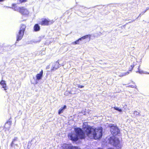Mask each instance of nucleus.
Masks as SVG:
<instances>
[{"instance_id": "1", "label": "nucleus", "mask_w": 149, "mask_h": 149, "mask_svg": "<svg viewBox=\"0 0 149 149\" xmlns=\"http://www.w3.org/2000/svg\"><path fill=\"white\" fill-rule=\"evenodd\" d=\"M85 128V132L87 136L89 139L97 140L102 138V130L101 127L94 128L89 125H87Z\"/></svg>"}, {"instance_id": "2", "label": "nucleus", "mask_w": 149, "mask_h": 149, "mask_svg": "<svg viewBox=\"0 0 149 149\" xmlns=\"http://www.w3.org/2000/svg\"><path fill=\"white\" fill-rule=\"evenodd\" d=\"M75 132H71L68 134V136L70 139L73 141H76L79 139H82L85 138V134L82 129L79 127L76 128L74 129Z\"/></svg>"}, {"instance_id": "3", "label": "nucleus", "mask_w": 149, "mask_h": 149, "mask_svg": "<svg viewBox=\"0 0 149 149\" xmlns=\"http://www.w3.org/2000/svg\"><path fill=\"white\" fill-rule=\"evenodd\" d=\"M26 25L24 24H21L19 29L16 35V41H18L21 40L23 37L24 32L26 28Z\"/></svg>"}, {"instance_id": "4", "label": "nucleus", "mask_w": 149, "mask_h": 149, "mask_svg": "<svg viewBox=\"0 0 149 149\" xmlns=\"http://www.w3.org/2000/svg\"><path fill=\"white\" fill-rule=\"evenodd\" d=\"M110 131L111 134L114 136L117 135L120 133V130L116 126L112 124L110 126Z\"/></svg>"}, {"instance_id": "5", "label": "nucleus", "mask_w": 149, "mask_h": 149, "mask_svg": "<svg viewBox=\"0 0 149 149\" xmlns=\"http://www.w3.org/2000/svg\"><path fill=\"white\" fill-rule=\"evenodd\" d=\"M17 11L19 12L23 15H27L29 13L28 10L23 6L19 7L17 9Z\"/></svg>"}, {"instance_id": "6", "label": "nucleus", "mask_w": 149, "mask_h": 149, "mask_svg": "<svg viewBox=\"0 0 149 149\" xmlns=\"http://www.w3.org/2000/svg\"><path fill=\"white\" fill-rule=\"evenodd\" d=\"M110 142L112 145L115 146H118L120 144V141L118 140V138L114 137V138H110Z\"/></svg>"}, {"instance_id": "7", "label": "nucleus", "mask_w": 149, "mask_h": 149, "mask_svg": "<svg viewBox=\"0 0 149 149\" xmlns=\"http://www.w3.org/2000/svg\"><path fill=\"white\" fill-rule=\"evenodd\" d=\"M53 23V22L50 21L49 19L43 18L42 19L39 24L42 26H48L52 24Z\"/></svg>"}, {"instance_id": "8", "label": "nucleus", "mask_w": 149, "mask_h": 149, "mask_svg": "<svg viewBox=\"0 0 149 149\" xmlns=\"http://www.w3.org/2000/svg\"><path fill=\"white\" fill-rule=\"evenodd\" d=\"M60 64L58 61H56L54 63V66L51 69V71L52 72L56 70L59 67Z\"/></svg>"}, {"instance_id": "9", "label": "nucleus", "mask_w": 149, "mask_h": 149, "mask_svg": "<svg viewBox=\"0 0 149 149\" xmlns=\"http://www.w3.org/2000/svg\"><path fill=\"white\" fill-rule=\"evenodd\" d=\"M43 74V71L42 70L39 73L37 74L36 75V79L38 80L41 79L42 77Z\"/></svg>"}, {"instance_id": "10", "label": "nucleus", "mask_w": 149, "mask_h": 149, "mask_svg": "<svg viewBox=\"0 0 149 149\" xmlns=\"http://www.w3.org/2000/svg\"><path fill=\"white\" fill-rule=\"evenodd\" d=\"M33 29L35 31H38L40 29V27L38 24H36L33 27Z\"/></svg>"}, {"instance_id": "11", "label": "nucleus", "mask_w": 149, "mask_h": 149, "mask_svg": "<svg viewBox=\"0 0 149 149\" xmlns=\"http://www.w3.org/2000/svg\"><path fill=\"white\" fill-rule=\"evenodd\" d=\"M91 37V35H86L79 38V39L80 40H83L86 39L87 38H88L90 39Z\"/></svg>"}, {"instance_id": "12", "label": "nucleus", "mask_w": 149, "mask_h": 149, "mask_svg": "<svg viewBox=\"0 0 149 149\" xmlns=\"http://www.w3.org/2000/svg\"><path fill=\"white\" fill-rule=\"evenodd\" d=\"M71 145L70 144H65L63 147V149H70Z\"/></svg>"}, {"instance_id": "13", "label": "nucleus", "mask_w": 149, "mask_h": 149, "mask_svg": "<svg viewBox=\"0 0 149 149\" xmlns=\"http://www.w3.org/2000/svg\"><path fill=\"white\" fill-rule=\"evenodd\" d=\"M80 40L79 39V38L78 40H77L75 41H74L72 42V44L74 45H78L79 44V41Z\"/></svg>"}, {"instance_id": "14", "label": "nucleus", "mask_w": 149, "mask_h": 149, "mask_svg": "<svg viewBox=\"0 0 149 149\" xmlns=\"http://www.w3.org/2000/svg\"><path fill=\"white\" fill-rule=\"evenodd\" d=\"M133 113L135 116H140L139 113L136 111H134Z\"/></svg>"}, {"instance_id": "15", "label": "nucleus", "mask_w": 149, "mask_h": 149, "mask_svg": "<svg viewBox=\"0 0 149 149\" xmlns=\"http://www.w3.org/2000/svg\"><path fill=\"white\" fill-rule=\"evenodd\" d=\"M12 8L15 9V10H17V9H15L17 7L16 6V3H13L12 4Z\"/></svg>"}, {"instance_id": "16", "label": "nucleus", "mask_w": 149, "mask_h": 149, "mask_svg": "<svg viewBox=\"0 0 149 149\" xmlns=\"http://www.w3.org/2000/svg\"><path fill=\"white\" fill-rule=\"evenodd\" d=\"M140 66L139 65L138 67V70L136 72H138L140 74H141V73H143V71H141L140 70Z\"/></svg>"}, {"instance_id": "17", "label": "nucleus", "mask_w": 149, "mask_h": 149, "mask_svg": "<svg viewBox=\"0 0 149 149\" xmlns=\"http://www.w3.org/2000/svg\"><path fill=\"white\" fill-rule=\"evenodd\" d=\"M63 109L62 108H61L58 110V114H60L61 113H62L63 111Z\"/></svg>"}, {"instance_id": "18", "label": "nucleus", "mask_w": 149, "mask_h": 149, "mask_svg": "<svg viewBox=\"0 0 149 149\" xmlns=\"http://www.w3.org/2000/svg\"><path fill=\"white\" fill-rule=\"evenodd\" d=\"M114 109L117 111H119L121 112L122 111V110L121 109H119L118 108L114 107Z\"/></svg>"}, {"instance_id": "19", "label": "nucleus", "mask_w": 149, "mask_h": 149, "mask_svg": "<svg viewBox=\"0 0 149 149\" xmlns=\"http://www.w3.org/2000/svg\"><path fill=\"white\" fill-rule=\"evenodd\" d=\"M70 149H78L77 147L71 145Z\"/></svg>"}, {"instance_id": "20", "label": "nucleus", "mask_w": 149, "mask_h": 149, "mask_svg": "<svg viewBox=\"0 0 149 149\" xmlns=\"http://www.w3.org/2000/svg\"><path fill=\"white\" fill-rule=\"evenodd\" d=\"M70 149H78L77 147L71 145Z\"/></svg>"}, {"instance_id": "21", "label": "nucleus", "mask_w": 149, "mask_h": 149, "mask_svg": "<svg viewBox=\"0 0 149 149\" xmlns=\"http://www.w3.org/2000/svg\"><path fill=\"white\" fill-rule=\"evenodd\" d=\"M2 87L4 88V90H6L7 89V87L6 86V84H2Z\"/></svg>"}, {"instance_id": "22", "label": "nucleus", "mask_w": 149, "mask_h": 149, "mask_svg": "<svg viewBox=\"0 0 149 149\" xmlns=\"http://www.w3.org/2000/svg\"><path fill=\"white\" fill-rule=\"evenodd\" d=\"M146 11V10H145L144 11L142 12L139 15L138 17L140 16L141 15H143L144 13H145Z\"/></svg>"}, {"instance_id": "23", "label": "nucleus", "mask_w": 149, "mask_h": 149, "mask_svg": "<svg viewBox=\"0 0 149 149\" xmlns=\"http://www.w3.org/2000/svg\"><path fill=\"white\" fill-rule=\"evenodd\" d=\"M134 65H131V68L129 70V71L130 72H131L132 71V70H133V69L134 68Z\"/></svg>"}, {"instance_id": "24", "label": "nucleus", "mask_w": 149, "mask_h": 149, "mask_svg": "<svg viewBox=\"0 0 149 149\" xmlns=\"http://www.w3.org/2000/svg\"><path fill=\"white\" fill-rule=\"evenodd\" d=\"M27 0H19V2L21 3H22L25 2H26Z\"/></svg>"}, {"instance_id": "25", "label": "nucleus", "mask_w": 149, "mask_h": 149, "mask_svg": "<svg viewBox=\"0 0 149 149\" xmlns=\"http://www.w3.org/2000/svg\"><path fill=\"white\" fill-rule=\"evenodd\" d=\"M0 84H6L5 81L3 80H2L0 82Z\"/></svg>"}, {"instance_id": "26", "label": "nucleus", "mask_w": 149, "mask_h": 149, "mask_svg": "<svg viewBox=\"0 0 149 149\" xmlns=\"http://www.w3.org/2000/svg\"><path fill=\"white\" fill-rule=\"evenodd\" d=\"M17 137H15L14 139H13L12 141H13V142H14L15 141H16L17 140Z\"/></svg>"}, {"instance_id": "27", "label": "nucleus", "mask_w": 149, "mask_h": 149, "mask_svg": "<svg viewBox=\"0 0 149 149\" xmlns=\"http://www.w3.org/2000/svg\"><path fill=\"white\" fill-rule=\"evenodd\" d=\"M14 144V142H13V141H12V142H11L10 144V146L11 147H13Z\"/></svg>"}, {"instance_id": "28", "label": "nucleus", "mask_w": 149, "mask_h": 149, "mask_svg": "<svg viewBox=\"0 0 149 149\" xmlns=\"http://www.w3.org/2000/svg\"><path fill=\"white\" fill-rule=\"evenodd\" d=\"M78 87L79 88H83L84 87V86L82 85H79L78 86Z\"/></svg>"}, {"instance_id": "29", "label": "nucleus", "mask_w": 149, "mask_h": 149, "mask_svg": "<svg viewBox=\"0 0 149 149\" xmlns=\"http://www.w3.org/2000/svg\"><path fill=\"white\" fill-rule=\"evenodd\" d=\"M66 107V106L65 105L63 106V107H61L63 110L65 109Z\"/></svg>"}, {"instance_id": "30", "label": "nucleus", "mask_w": 149, "mask_h": 149, "mask_svg": "<svg viewBox=\"0 0 149 149\" xmlns=\"http://www.w3.org/2000/svg\"><path fill=\"white\" fill-rule=\"evenodd\" d=\"M107 149H115L112 148H109Z\"/></svg>"}, {"instance_id": "31", "label": "nucleus", "mask_w": 149, "mask_h": 149, "mask_svg": "<svg viewBox=\"0 0 149 149\" xmlns=\"http://www.w3.org/2000/svg\"><path fill=\"white\" fill-rule=\"evenodd\" d=\"M97 149H103L102 148H98Z\"/></svg>"}, {"instance_id": "32", "label": "nucleus", "mask_w": 149, "mask_h": 149, "mask_svg": "<svg viewBox=\"0 0 149 149\" xmlns=\"http://www.w3.org/2000/svg\"><path fill=\"white\" fill-rule=\"evenodd\" d=\"M149 9V8H147V9L146 10V11H147V10H148Z\"/></svg>"}, {"instance_id": "33", "label": "nucleus", "mask_w": 149, "mask_h": 149, "mask_svg": "<svg viewBox=\"0 0 149 149\" xmlns=\"http://www.w3.org/2000/svg\"><path fill=\"white\" fill-rule=\"evenodd\" d=\"M3 0H0V1H3Z\"/></svg>"}, {"instance_id": "34", "label": "nucleus", "mask_w": 149, "mask_h": 149, "mask_svg": "<svg viewBox=\"0 0 149 149\" xmlns=\"http://www.w3.org/2000/svg\"><path fill=\"white\" fill-rule=\"evenodd\" d=\"M127 74H128L129 73V72H127Z\"/></svg>"}, {"instance_id": "35", "label": "nucleus", "mask_w": 149, "mask_h": 149, "mask_svg": "<svg viewBox=\"0 0 149 149\" xmlns=\"http://www.w3.org/2000/svg\"><path fill=\"white\" fill-rule=\"evenodd\" d=\"M129 86V87H132V86Z\"/></svg>"}]
</instances>
